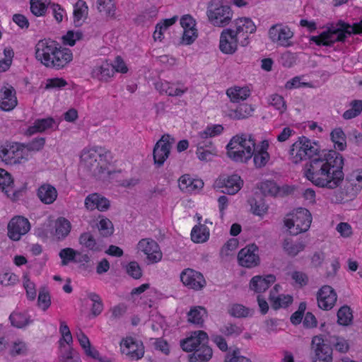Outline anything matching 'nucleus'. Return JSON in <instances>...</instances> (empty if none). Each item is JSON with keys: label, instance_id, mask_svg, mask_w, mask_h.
<instances>
[{"label": "nucleus", "instance_id": "1", "mask_svg": "<svg viewBox=\"0 0 362 362\" xmlns=\"http://www.w3.org/2000/svg\"><path fill=\"white\" fill-rule=\"evenodd\" d=\"M343 156L334 151H323L303 169L305 178L314 185L334 189L342 183L344 174Z\"/></svg>", "mask_w": 362, "mask_h": 362}, {"label": "nucleus", "instance_id": "2", "mask_svg": "<svg viewBox=\"0 0 362 362\" xmlns=\"http://www.w3.org/2000/svg\"><path fill=\"white\" fill-rule=\"evenodd\" d=\"M35 58L48 68L61 69L73 59L72 52L49 39L39 40L35 45Z\"/></svg>", "mask_w": 362, "mask_h": 362}, {"label": "nucleus", "instance_id": "3", "mask_svg": "<svg viewBox=\"0 0 362 362\" xmlns=\"http://www.w3.org/2000/svg\"><path fill=\"white\" fill-rule=\"evenodd\" d=\"M351 34H362V20L353 25L342 21L331 23L319 35L311 36L310 41L318 46H331L337 42H344Z\"/></svg>", "mask_w": 362, "mask_h": 362}, {"label": "nucleus", "instance_id": "4", "mask_svg": "<svg viewBox=\"0 0 362 362\" xmlns=\"http://www.w3.org/2000/svg\"><path fill=\"white\" fill-rule=\"evenodd\" d=\"M255 140L248 134L233 136L226 146L227 156L232 160L247 163L252 157Z\"/></svg>", "mask_w": 362, "mask_h": 362}, {"label": "nucleus", "instance_id": "5", "mask_svg": "<svg viewBox=\"0 0 362 362\" xmlns=\"http://www.w3.org/2000/svg\"><path fill=\"white\" fill-rule=\"evenodd\" d=\"M317 142L309 138L299 136L289 147L288 158L291 163L299 164L307 159L312 158L319 153Z\"/></svg>", "mask_w": 362, "mask_h": 362}, {"label": "nucleus", "instance_id": "6", "mask_svg": "<svg viewBox=\"0 0 362 362\" xmlns=\"http://www.w3.org/2000/svg\"><path fill=\"white\" fill-rule=\"evenodd\" d=\"M284 223L291 235H297L310 228L312 215L307 209L298 208L286 216Z\"/></svg>", "mask_w": 362, "mask_h": 362}, {"label": "nucleus", "instance_id": "7", "mask_svg": "<svg viewBox=\"0 0 362 362\" xmlns=\"http://www.w3.org/2000/svg\"><path fill=\"white\" fill-rule=\"evenodd\" d=\"M206 16L211 25L223 28L230 23L233 11L230 7L224 4L221 0H211L207 6Z\"/></svg>", "mask_w": 362, "mask_h": 362}, {"label": "nucleus", "instance_id": "8", "mask_svg": "<svg viewBox=\"0 0 362 362\" xmlns=\"http://www.w3.org/2000/svg\"><path fill=\"white\" fill-rule=\"evenodd\" d=\"M108 152L99 146L84 149L81 156V165L94 172L103 171L107 163Z\"/></svg>", "mask_w": 362, "mask_h": 362}, {"label": "nucleus", "instance_id": "9", "mask_svg": "<svg viewBox=\"0 0 362 362\" xmlns=\"http://www.w3.org/2000/svg\"><path fill=\"white\" fill-rule=\"evenodd\" d=\"M0 159L6 164H21L29 159V155L25 144L6 141L0 145Z\"/></svg>", "mask_w": 362, "mask_h": 362}, {"label": "nucleus", "instance_id": "10", "mask_svg": "<svg viewBox=\"0 0 362 362\" xmlns=\"http://www.w3.org/2000/svg\"><path fill=\"white\" fill-rule=\"evenodd\" d=\"M122 354L132 361L141 359L144 355V346L139 339L127 336L122 339L119 343Z\"/></svg>", "mask_w": 362, "mask_h": 362}, {"label": "nucleus", "instance_id": "11", "mask_svg": "<svg viewBox=\"0 0 362 362\" xmlns=\"http://www.w3.org/2000/svg\"><path fill=\"white\" fill-rule=\"evenodd\" d=\"M268 36L269 40L276 45L288 47L292 45L291 40L293 37V32L288 26L276 23L270 27Z\"/></svg>", "mask_w": 362, "mask_h": 362}, {"label": "nucleus", "instance_id": "12", "mask_svg": "<svg viewBox=\"0 0 362 362\" xmlns=\"http://www.w3.org/2000/svg\"><path fill=\"white\" fill-rule=\"evenodd\" d=\"M233 25V32L241 40V46H247L250 35L256 32L255 23L250 18L240 17L234 20Z\"/></svg>", "mask_w": 362, "mask_h": 362}, {"label": "nucleus", "instance_id": "13", "mask_svg": "<svg viewBox=\"0 0 362 362\" xmlns=\"http://www.w3.org/2000/svg\"><path fill=\"white\" fill-rule=\"evenodd\" d=\"M311 349L314 353L313 362H332V349L325 343L321 335L313 337Z\"/></svg>", "mask_w": 362, "mask_h": 362}, {"label": "nucleus", "instance_id": "14", "mask_svg": "<svg viewBox=\"0 0 362 362\" xmlns=\"http://www.w3.org/2000/svg\"><path fill=\"white\" fill-rule=\"evenodd\" d=\"M137 250L143 252L148 263L159 262L163 257V253L158 243L151 238L141 239L136 245Z\"/></svg>", "mask_w": 362, "mask_h": 362}, {"label": "nucleus", "instance_id": "15", "mask_svg": "<svg viewBox=\"0 0 362 362\" xmlns=\"http://www.w3.org/2000/svg\"><path fill=\"white\" fill-rule=\"evenodd\" d=\"M239 45H241V40L233 32L232 28H225L222 30L219 39V49L226 54H234Z\"/></svg>", "mask_w": 362, "mask_h": 362}, {"label": "nucleus", "instance_id": "16", "mask_svg": "<svg viewBox=\"0 0 362 362\" xmlns=\"http://www.w3.org/2000/svg\"><path fill=\"white\" fill-rule=\"evenodd\" d=\"M238 261L240 266L253 268L259 264V247L255 244H250L241 249L238 254Z\"/></svg>", "mask_w": 362, "mask_h": 362}, {"label": "nucleus", "instance_id": "17", "mask_svg": "<svg viewBox=\"0 0 362 362\" xmlns=\"http://www.w3.org/2000/svg\"><path fill=\"white\" fill-rule=\"evenodd\" d=\"M174 144V139L170 135H164L157 141L153 148V160L155 164L162 165L168 158Z\"/></svg>", "mask_w": 362, "mask_h": 362}, {"label": "nucleus", "instance_id": "18", "mask_svg": "<svg viewBox=\"0 0 362 362\" xmlns=\"http://www.w3.org/2000/svg\"><path fill=\"white\" fill-rule=\"evenodd\" d=\"M30 229V224L27 218L20 216H15L8 224V235L11 240L17 241Z\"/></svg>", "mask_w": 362, "mask_h": 362}, {"label": "nucleus", "instance_id": "19", "mask_svg": "<svg viewBox=\"0 0 362 362\" xmlns=\"http://www.w3.org/2000/svg\"><path fill=\"white\" fill-rule=\"evenodd\" d=\"M337 300V293L330 286H323L317 291V305L320 309L323 310H331L334 306Z\"/></svg>", "mask_w": 362, "mask_h": 362}, {"label": "nucleus", "instance_id": "20", "mask_svg": "<svg viewBox=\"0 0 362 362\" xmlns=\"http://www.w3.org/2000/svg\"><path fill=\"white\" fill-rule=\"evenodd\" d=\"M182 284L189 288L199 291L206 285L203 275L194 269H186L180 274Z\"/></svg>", "mask_w": 362, "mask_h": 362}, {"label": "nucleus", "instance_id": "21", "mask_svg": "<svg viewBox=\"0 0 362 362\" xmlns=\"http://www.w3.org/2000/svg\"><path fill=\"white\" fill-rule=\"evenodd\" d=\"M270 146L269 139H263L257 145L254 146V153H252L253 163L257 168L264 167L270 160V155L268 149Z\"/></svg>", "mask_w": 362, "mask_h": 362}, {"label": "nucleus", "instance_id": "22", "mask_svg": "<svg viewBox=\"0 0 362 362\" xmlns=\"http://www.w3.org/2000/svg\"><path fill=\"white\" fill-rule=\"evenodd\" d=\"M208 340V336L203 331H197L193 332L189 337L181 341L182 349L187 352L196 351L202 346H206Z\"/></svg>", "mask_w": 362, "mask_h": 362}, {"label": "nucleus", "instance_id": "23", "mask_svg": "<svg viewBox=\"0 0 362 362\" xmlns=\"http://www.w3.org/2000/svg\"><path fill=\"white\" fill-rule=\"evenodd\" d=\"M243 185V181L238 175H232L216 182V187H223L224 189L222 192L228 194H236Z\"/></svg>", "mask_w": 362, "mask_h": 362}, {"label": "nucleus", "instance_id": "24", "mask_svg": "<svg viewBox=\"0 0 362 362\" xmlns=\"http://www.w3.org/2000/svg\"><path fill=\"white\" fill-rule=\"evenodd\" d=\"M346 192L350 197H356L362 190V169L351 172L346 177Z\"/></svg>", "mask_w": 362, "mask_h": 362}, {"label": "nucleus", "instance_id": "25", "mask_svg": "<svg viewBox=\"0 0 362 362\" xmlns=\"http://www.w3.org/2000/svg\"><path fill=\"white\" fill-rule=\"evenodd\" d=\"M281 286L279 284L274 286L270 291L269 301L272 308L277 310L286 308L293 303V296L289 294H279Z\"/></svg>", "mask_w": 362, "mask_h": 362}, {"label": "nucleus", "instance_id": "26", "mask_svg": "<svg viewBox=\"0 0 362 362\" xmlns=\"http://www.w3.org/2000/svg\"><path fill=\"white\" fill-rule=\"evenodd\" d=\"M18 104L16 90L11 86H4L0 90V108L4 111L13 110Z\"/></svg>", "mask_w": 362, "mask_h": 362}, {"label": "nucleus", "instance_id": "27", "mask_svg": "<svg viewBox=\"0 0 362 362\" xmlns=\"http://www.w3.org/2000/svg\"><path fill=\"white\" fill-rule=\"evenodd\" d=\"M181 191L186 193H197L204 187V182L201 179L194 178L190 175H182L178 180Z\"/></svg>", "mask_w": 362, "mask_h": 362}, {"label": "nucleus", "instance_id": "28", "mask_svg": "<svg viewBox=\"0 0 362 362\" xmlns=\"http://www.w3.org/2000/svg\"><path fill=\"white\" fill-rule=\"evenodd\" d=\"M84 205L88 211L97 209L100 211H105L110 208V202L103 196L98 193H93L85 198Z\"/></svg>", "mask_w": 362, "mask_h": 362}, {"label": "nucleus", "instance_id": "29", "mask_svg": "<svg viewBox=\"0 0 362 362\" xmlns=\"http://www.w3.org/2000/svg\"><path fill=\"white\" fill-rule=\"evenodd\" d=\"M156 87L160 93L171 97H181L188 91V88L181 83L164 81L157 84Z\"/></svg>", "mask_w": 362, "mask_h": 362}, {"label": "nucleus", "instance_id": "30", "mask_svg": "<svg viewBox=\"0 0 362 362\" xmlns=\"http://www.w3.org/2000/svg\"><path fill=\"white\" fill-rule=\"evenodd\" d=\"M275 281L276 277L272 274L255 276L251 279L249 283V288L255 293H263L267 291L270 285L274 283Z\"/></svg>", "mask_w": 362, "mask_h": 362}, {"label": "nucleus", "instance_id": "31", "mask_svg": "<svg viewBox=\"0 0 362 362\" xmlns=\"http://www.w3.org/2000/svg\"><path fill=\"white\" fill-rule=\"evenodd\" d=\"M197 142L196 154L202 161H209L216 155L217 150L211 141H199Z\"/></svg>", "mask_w": 362, "mask_h": 362}, {"label": "nucleus", "instance_id": "32", "mask_svg": "<svg viewBox=\"0 0 362 362\" xmlns=\"http://www.w3.org/2000/svg\"><path fill=\"white\" fill-rule=\"evenodd\" d=\"M57 127L58 124L52 117L37 119L28 128L26 133L28 135H33L36 133H42L50 129L57 128Z\"/></svg>", "mask_w": 362, "mask_h": 362}, {"label": "nucleus", "instance_id": "33", "mask_svg": "<svg viewBox=\"0 0 362 362\" xmlns=\"http://www.w3.org/2000/svg\"><path fill=\"white\" fill-rule=\"evenodd\" d=\"M252 90L247 86H234L227 89L226 95L230 102L238 103L246 100L251 95Z\"/></svg>", "mask_w": 362, "mask_h": 362}, {"label": "nucleus", "instance_id": "34", "mask_svg": "<svg viewBox=\"0 0 362 362\" xmlns=\"http://www.w3.org/2000/svg\"><path fill=\"white\" fill-rule=\"evenodd\" d=\"M92 76L100 81L107 82L114 76V70L111 64L107 61L96 65L92 70Z\"/></svg>", "mask_w": 362, "mask_h": 362}, {"label": "nucleus", "instance_id": "35", "mask_svg": "<svg viewBox=\"0 0 362 362\" xmlns=\"http://www.w3.org/2000/svg\"><path fill=\"white\" fill-rule=\"evenodd\" d=\"M255 109L252 105L247 103H243L238 106L235 109H229L225 112V116L231 119H243L250 117Z\"/></svg>", "mask_w": 362, "mask_h": 362}, {"label": "nucleus", "instance_id": "36", "mask_svg": "<svg viewBox=\"0 0 362 362\" xmlns=\"http://www.w3.org/2000/svg\"><path fill=\"white\" fill-rule=\"evenodd\" d=\"M37 194L40 200L45 204H52L58 196L56 188L49 184H43L40 186Z\"/></svg>", "mask_w": 362, "mask_h": 362}, {"label": "nucleus", "instance_id": "37", "mask_svg": "<svg viewBox=\"0 0 362 362\" xmlns=\"http://www.w3.org/2000/svg\"><path fill=\"white\" fill-rule=\"evenodd\" d=\"M74 23L76 27L81 26L88 15V7L83 0H78L74 5Z\"/></svg>", "mask_w": 362, "mask_h": 362}, {"label": "nucleus", "instance_id": "38", "mask_svg": "<svg viewBox=\"0 0 362 362\" xmlns=\"http://www.w3.org/2000/svg\"><path fill=\"white\" fill-rule=\"evenodd\" d=\"M78 243L83 247L93 252L102 251L103 245L97 241L90 232H84L78 238Z\"/></svg>", "mask_w": 362, "mask_h": 362}, {"label": "nucleus", "instance_id": "39", "mask_svg": "<svg viewBox=\"0 0 362 362\" xmlns=\"http://www.w3.org/2000/svg\"><path fill=\"white\" fill-rule=\"evenodd\" d=\"M0 192L4 193L8 197L14 194L13 180L10 173L0 168Z\"/></svg>", "mask_w": 362, "mask_h": 362}, {"label": "nucleus", "instance_id": "40", "mask_svg": "<svg viewBox=\"0 0 362 362\" xmlns=\"http://www.w3.org/2000/svg\"><path fill=\"white\" fill-rule=\"evenodd\" d=\"M282 247L288 255L295 257L304 250L305 245L302 240L293 241L291 238H287L284 240Z\"/></svg>", "mask_w": 362, "mask_h": 362}, {"label": "nucleus", "instance_id": "41", "mask_svg": "<svg viewBox=\"0 0 362 362\" xmlns=\"http://www.w3.org/2000/svg\"><path fill=\"white\" fill-rule=\"evenodd\" d=\"M59 358L62 362H81L78 354L71 344L59 346Z\"/></svg>", "mask_w": 362, "mask_h": 362}, {"label": "nucleus", "instance_id": "42", "mask_svg": "<svg viewBox=\"0 0 362 362\" xmlns=\"http://www.w3.org/2000/svg\"><path fill=\"white\" fill-rule=\"evenodd\" d=\"M209 238V230L202 224L194 226L191 231V239L194 243H203Z\"/></svg>", "mask_w": 362, "mask_h": 362}, {"label": "nucleus", "instance_id": "43", "mask_svg": "<svg viewBox=\"0 0 362 362\" xmlns=\"http://www.w3.org/2000/svg\"><path fill=\"white\" fill-rule=\"evenodd\" d=\"M177 19V16H175L170 18L165 19L157 23L153 35L154 40L156 41H162V40L164 38L165 32L168 29L170 26L175 24Z\"/></svg>", "mask_w": 362, "mask_h": 362}, {"label": "nucleus", "instance_id": "44", "mask_svg": "<svg viewBox=\"0 0 362 362\" xmlns=\"http://www.w3.org/2000/svg\"><path fill=\"white\" fill-rule=\"evenodd\" d=\"M223 131V127L221 124L208 125L204 130L199 132L196 140L209 141L208 139L220 135Z\"/></svg>", "mask_w": 362, "mask_h": 362}, {"label": "nucleus", "instance_id": "45", "mask_svg": "<svg viewBox=\"0 0 362 362\" xmlns=\"http://www.w3.org/2000/svg\"><path fill=\"white\" fill-rule=\"evenodd\" d=\"M212 349L208 346H202L189 356V362H207L212 356Z\"/></svg>", "mask_w": 362, "mask_h": 362}, {"label": "nucleus", "instance_id": "46", "mask_svg": "<svg viewBox=\"0 0 362 362\" xmlns=\"http://www.w3.org/2000/svg\"><path fill=\"white\" fill-rule=\"evenodd\" d=\"M71 229L69 221L65 218H59L55 223V235L58 239H64L66 237Z\"/></svg>", "mask_w": 362, "mask_h": 362}, {"label": "nucleus", "instance_id": "47", "mask_svg": "<svg viewBox=\"0 0 362 362\" xmlns=\"http://www.w3.org/2000/svg\"><path fill=\"white\" fill-rule=\"evenodd\" d=\"M97 8L100 13L108 18H115L116 6L113 0H98Z\"/></svg>", "mask_w": 362, "mask_h": 362}, {"label": "nucleus", "instance_id": "48", "mask_svg": "<svg viewBox=\"0 0 362 362\" xmlns=\"http://www.w3.org/2000/svg\"><path fill=\"white\" fill-rule=\"evenodd\" d=\"M206 316V311L202 306H195L190 309L188 313V321L196 325H202L204 317Z\"/></svg>", "mask_w": 362, "mask_h": 362}, {"label": "nucleus", "instance_id": "49", "mask_svg": "<svg viewBox=\"0 0 362 362\" xmlns=\"http://www.w3.org/2000/svg\"><path fill=\"white\" fill-rule=\"evenodd\" d=\"M9 319L12 325L18 328H23L32 322L27 313L13 312Z\"/></svg>", "mask_w": 362, "mask_h": 362}, {"label": "nucleus", "instance_id": "50", "mask_svg": "<svg viewBox=\"0 0 362 362\" xmlns=\"http://www.w3.org/2000/svg\"><path fill=\"white\" fill-rule=\"evenodd\" d=\"M331 139L335 148L343 151L346 146V136L341 128H336L331 132Z\"/></svg>", "mask_w": 362, "mask_h": 362}, {"label": "nucleus", "instance_id": "51", "mask_svg": "<svg viewBox=\"0 0 362 362\" xmlns=\"http://www.w3.org/2000/svg\"><path fill=\"white\" fill-rule=\"evenodd\" d=\"M350 108L343 113L344 119H351L358 116L362 112V100H354L349 104Z\"/></svg>", "mask_w": 362, "mask_h": 362}, {"label": "nucleus", "instance_id": "52", "mask_svg": "<svg viewBox=\"0 0 362 362\" xmlns=\"http://www.w3.org/2000/svg\"><path fill=\"white\" fill-rule=\"evenodd\" d=\"M228 312L230 315L238 318L250 317L253 314L252 309L238 303L232 305Z\"/></svg>", "mask_w": 362, "mask_h": 362}, {"label": "nucleus", "instance_id": "53", "mask_svg": "<svg viewBox=\"0 0 362 362\" xmlns=\"http://www.w3.org/2000/svg\"><path fill=\"white\" fill-rule=\"evenodd\" d=\"M267 103L275 110H278L280 114H283L287 109L286 103L284 98L278 94H272L267 98Z\"/></svg>", "mask_w": 362, "mask_h": 362}, {"label": "nucleus", "instance_id": "54", "mask_svg": "<svg viewBox=\"0 0 362 362\" xmlns=\"http://www.w3.org/2000/svg\"><path fill=\"white\" fill-rule=\"evenodd\" d=\"M97 228L101 235L107 237L111 235L114 232L113 224L107 218H100L97 224Z\"/></svg>", "mask_w": 362, "mask_h": 362}, {"label": "nucleus", "instance_id": "55", "mask_svg": "<svg viewBox=\"0 0 362 362\" xmlns=\"http://www.w3.org/2000/svg\"><path fill=\"white\" fill-rule=\"evenodd\" d=\"M239 242L236 238L229 239L221 247L220 255L221 257H227L233 255L238 247Z\"/></svg>", "mask_w": 362, "mask_h": 362}, {"label": "nucleus", "instance_id": "56", "mask_svg": "<svg viewBox=\"0 0 362 362\" xmlns=\"http://www.w3.org/2000/svg\"><path fill=\"white\" fill-rule=\"evenodd\" d=\"M338 322L339 325L346 326L351 324L353 315L351 308L348 306L341 307L337 313Z\"/></svg>", "mask_w": 362, "mask_h": 362}, {"label": "nucleus", "instance_id": "57", "mask_svg": "<svg viewBox=\"0 0 362 362\" xmlns=\"http://www.w3.org/2000/svg\"><path fill=\"white\" fill-rule=\"evenodd\" d=\"M59 332L62 335L59 341V346L72 344L73 339L69 327L65 322L62 321L60 322Z\"/></svg>", "mask_w": 362, "mask_h": 362}, {"label": "nucleus", "instance_id": "58", "mask_svg": "<svg viewBox=\"0 0 362 362\" xmlns=\"http://www.w3.org/2000/svg\"><path fill=\"white\" fill-rule=\"evenodd\" d=\"M23 285L25 289L27 298L30 300H35L37 295L36 286L28 274H24L23 276Z\"/></svg>", "mask_w": 362, "mask_h": 362}, {"label": "nucleus", "instance_id": "59", "mask_svg": "<svg viewBox=\"0 0 362 362\" xmlns=\"http://www.w3.org/2000/svg\"><path fill=\"white\" fill-rule=\"evenodd\" d=\"M18 276L11 271H5L0 274V284L4 286H11L16 284Z\"/></svg>", "mask_w": 362, "mask_h": 362}, {"label": "nucleus", "instance_id": "60", "mask_svg": "<svg viewBox=\"0 0 362 362\" xmlns=\"http://www.w3.org/2000/svg\"><path fill=\"white\" fill-rule=\"evenodd\" d=\"M268 209V205L262 199L251 203V211L255 216L263 217L267 214Z\"/></svg>", "mask_w": 362, "mask_h": 362}, {"label": "nucleus", "instance_id": "61", "mask_svg": "<svg viewBox=\"0 0 362 362\" xmlns=\"http://www.w3.org/2000/svg\"><path fill=\"white\" fill-rule=\"evenodd\" d=\"M76 250L71 247H66L60 250L59 256L62 260V265H68L70 262H74Z\"/></svg>", "mask_w": 362, "mask_h": 362}, {"label": "nucleus", "instance_id": "62", "mask_svg": "<svg viewBox=\"0 0 362 362\" xmlns=\"http://www.w3.org/2000/svg\"><path fill=\"white\" fill-rule=\"evenodd\" d=\"M88 298L93 302L91 307V312L95 315H99L103 310V303L100 297L95 293H90L88 294Z\"/></svg>", "mask_w": 362, "mask_h": 362}, {"label": "nucleus", "instance_id": "63", "mask_svg": "<svg viewBox=\"0 0 362 362\" xmlns=\"http://www.w3.org/2000/svg\"><path fill=\"white\" fill-rule=\"evenodd\" d=\"M47 0H31L30 11L36 16L45 15L47 7L45 3Z\"/></svg>", "mask_w": 362, "mask_h": 362}, {"label": "nucleus", "instance_id": "64", "mask_svg": "<svg viewBox=\"0 0 362 362\" xmlns=\"http://www.w3.org/2000/svg\"><path fill=\"white\" fill-rule=\"evenodd\" d=\"M259 189L265 195L275 196L279 192V187L274 181L266 180L260 183Z\"/></svg>", "mask_w": 362, "mask_h": 362}]
</instances>
